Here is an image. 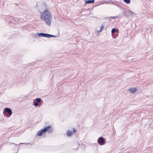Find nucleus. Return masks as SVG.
I'll use <instances>...</instances> for the list:
<instances>
[{
  "mask_svg": "<svg viewBox=\"0 0 153 153\" xmlns=\"http://www.w3.org/2000/svg\"><path fill=\"white\" fill-rule=\"evenodd\" d=\"M52 16L50 11L48 10H45L40 16L41 19L45 21L46 24L48 26L51 25Z\"/></svg>",
  "mask_w": 153,
  "mask_h": 153,
  "instance_id": "obj_1",
  "label": "nucleus"
},
{
  "mask_svg": "<svg viewBox=\"0 0 153 153\" xmlns=\"http://www.w3.org/2000/svg\"><path fill=\"white\" fill-rule=\"evenodd\" d=\"M51 127V126H49L41 129L37 132L36 134L37 135L39 136L43 135L47 131H48L50 133H52L53 131V130L51 128H50Z\"/></svg>",
  "mask_w": 153,
  "mask_h": 153,
  "instance_id": "obj_2",
  "label": "nucleus"
},
{
  "mask_svg": "<svg viewBox=\"0 0 153 153\" xmlns=\"http://www.w3.org/2000/svg\"><path fill=\"white\" fill-rule=\"evenodd\" d=\"M76 132V130L74 128H71L69 129V130L67 131V134L68 136L70 137L72 134H74Z\"/></svg>",
  "mask_w": 153,
  "mask_h": 153,
  "instance_id": "obj_3",
  "label": "nucleus"
},
{
  "mask_svg": "<svg viewBox=\"0 0 153 153\" xmlns=\"http://www.w3.org/2000/svg\"><path fill=\"white\" fill-rule=\"evenodd\" d=\"M97 142L100 145H102L105 144V141L103 138L100 137L98 139Z\"/></svg>",
  "mask_w": 153,
  "mask_h": 153,
  "instance_id": "obj_4",
  "label": "nucleus"
},
{
  "mask_svg": "<svg viewBox=\"0 0 153 153\" xmlns=\"http://www.w3.org/2000/svg\"><path fill=\"white\" fill-rule=\"evenodd\" d=\"M137 90V89L135 87H133L129 88L128 91L132 94H134Z\"/></svg>",
  "mask_w": 153,
  "mask_h": 153,
  "instance_id": "obj_5",
  "label": "nucleus"
},
{
  "mask_svg": "<svg viewBox=\"0 0 153 153\" xmlns=\"http://www.w3.org/2000/svg\"><path fill=\"white\" fill-rule=\"evenodd\" d=\"M4 111L10 115L12 114V111L11 110L8 108H5L4 109Z\"/></svg>",
  "mask_w": 153,
  "mask_h": 153,
  "instance_id": "obj_6",
  "label": "nucleus"
},
{
  "mask_svg": "<svg viewBox=\"0 0 153 153\" xmlns=\"http://www.w3.org/2000/svg\"><path fill=\"white\" fill-rule=\"evenodd\" d=\"M48 34L40 33L37 34V36H42V37H45L48 38Z\"/></svg>",
  "mask_w": 153,
  "mask_h": 153,
  "instance_id": "obj_7",
  "label": "nucleus"
},
{
  "mask_svg": "<svg viewBox=\"0 0 153 153\" xmlns=\"http://www.w3.org/2000/svg\"><path fill=\"white\" fill-rule=\"evenodd\" d=\"M94 1V0H89L86 1L85 2L86 3H93Z\"/></svg>",
  "mask_w": 153,
  "mask_h": 153,
  "instance_id": "obj_8",
  "label": "nucleus"
},
{
  "mask_svg": "<svg viewBox=\"0 0 153 153\" xmlns=\"http://www.w3.org/2000/svg\"><path fill=\"white\" fill-rule=\"evenodd\" d=\"M36 102L38 103L40 102L41 101V100L40 98H36Z\"/></svg>",
  "mask_w": 153,
  "mask_h": 153,
  "instance_id": "obj_9",
  "label": "nucleus"
},
{
  "mask_svg": "<svg viewBox=\"0 0 153 153\" xmlns=\"http://www.w3.org/2000/svg\"><path fill=\"white\" fill-rule=\"evenodd\" d=\"M124 1L127 4H128L130 2V0H124Z\"/></svg>",
  "mask_w": 153,
  "mask_h": 153,
  "instance_id": "obj_10",
  "label": "nucleus"
},
{
  "mask_svg": "<svg viewBox=\"0 0 153 153\" xmlns=\"http://www.w3.org/2000/svg\"><path fill=\"white\" fill-rule=\"evenodd\" d=\"M48 38H50L51 37H56V36L55 35H52L49 34H48Z\"/></svg>",
  "mask_w": 153,
  "mask_h": 153,
  "instance_id": "obj_11",
  "label": "nucleus"
},
{
  "mask_svg": "<svg viewBox=\"0 0 153 153\" xmlns=\"http://www.w3.org/2000/svg\"><path fill=\"white\" fill-rule=\"evenodd\" d=\"M101 27H100V28H101V30L99 31V32H100L101 31V30L103 29V27H104V26L103 25V24H102V26H100ZM98 32H99V31L98 30Z\"/></svg>",
  "mask_w": 153,
  "mask_h": 153,
  "instance_id": "obj_12",
  "label": "nucleus"
},
{
  "mask_svg": "<svg viewBox=\"0 0 153 153\" xmlns=\"http://www.w3.org/2000/svg\"><path fill=\"white\" fill-rule=\"evenodd\" d=\"M116 31V30L114 28H113L111 30L112 33H113Z\"/></svg>",
  "mask_w": 153,
  "mask_h": 153,
  "instance_id": "obj_13",
  "label": "nucleus"
},
{
  "mask_svg": "<svg viewBox=\"0 0 153 153\" xmlns=\"http://www.w3.org/2000/svg\"><path fill=\"white\" fill-rule=\"evenodd\" d=\"M34 106H37L38 105V103L36 102H35L34 103Z\"/></svg>",
  "mask_w": 153,
  "mask_h": 153,
  "instance_id": "obj_14",
  "label": "nucleus"
},
{
  "mask_svg": "<svg viewBox=\"0 0 153 153\" xmlns=\"http://www.w3.org/2000/svg\"><path fill=\"white\" fill-rule=\"evenodd\" d=\"M128 12L129 13H131L132 14H133L134 13L132 11H131V10H129L128 11Z\"/></svg>",
  "mask_w": 153,
  "mask_h": 153,
  "instance_id": "obj_15",
  "label": "nucleus"
},
{
  "mask_svg": "<svg viewBox=\"0 0 153 153\" xmlns=\"http://www.w3.org/2000/svg\"><path fill=\"white\" fill-rule=\"evenodd\" d=\"M45 4H42V7H45Z\"/></svg>",
  "mask_w": 153,
  "mask_h": 153,
  "instance_id": "obj_16",
  "label": "nucleus"
},
{
  "mask_svg": "<svg viewBox=\"0 0 153 153\" xmlns=\"http://www.w3.org/2000/svg\"><path fill=\"white\" fill-rule=\"evenodd\" d=\"M112 18H113V19H115V17H111Z\"/></svg>",
  "mask_w": 153,
  "mask_h": 153,
  "instance_id": "obj_17",
  "label": "nucleus"
}]
</instances>
